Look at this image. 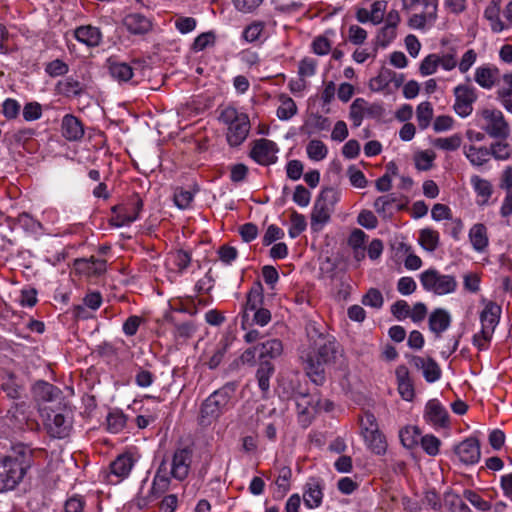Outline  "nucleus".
Instances as JSON below:
<instances>
[{
  "label": "nucleus",
  "instance_id": "nucleus-1",
  "mask_svg": "<svg viewBox=\"0 0 512 512\" xmlns=\"http://www.w3.org/2000/svg\"><path fill=\"white\" fill-rule=\"evenodd\" d=\"M310 345L301 354L304 370L316 385H323L326 380L325 368L330 364L342 366L343 351L340 344L330 335H325L315 325L307 327Z\"/></svg>",
  "mask_w": 512,
  "mask_h": 512
},
{
  "label": "nucleus",
  "instance_id": "nucleus-2",
  "mask_svg": "<svg viewBox=\"0 0 512 512\" xmlns=\"http://www.w3.org/2000/svg\"><path fill=\"white\" fill-rule=\"evenodd\" d=\"M33 464V450L25 444L13 446L11 452L0 458V492L14 489Z\"/></svg>",
  "mask_w": 512,
  "mask_h": 512
},
{
  "label": "nucleus",
  "instance_id": "nucleus-3",
  "mask_svg": "<svg viewBox=\"0 0 512 512\" xmlns=\"http://www.w3.org/2000/svg\"><path fill=\"white\" fill-rule=\"evenodd\" d=\"M236 390L235 383H227L213 392L203 403L200 411L201 425H210L227 409V406Z\"/></svg>",
  "mask_w": 512,
  "mask_h": 512
},
{
  "label": "nucleus",
  "instance_id": "nucleus-4",
  "mask_svg": "<svg viewBox=\"0 0 512 512\" xmlns=\"http://www.w3.org/2000/svg\"><path fill=\"white\" fill-rule=\"evenodd\" d=\"M219 119L228 125L227 141L231 146H238L247 138L250 121L246 114L239 113L233 107H227L221 112Z\"/></svg>",
  "mask_w": 512,
  "mask_h": 512
},
{
  "label": "nucleus",
  "instance_id": "nucleus-5",
  "mask_svg": "<svg viewBox=\"0 0 512 512\" xmlns=\"http://www.w3.org/2000/svg\"><path fill=\"white\" fill-rule=\"evenodd\" d=\"M360 433L368 448L375 454H384L387 449L385 437L381 434L374 414L365 411L359 418Z\"/></svg>",
  "mask_w": 512,
  "mask_h": 512
},
{
  "label": "nucleus",
  "instance_id": "nucleus-6",
  "mask_svg": "<svg viewBox=\"0 0 512 512\" xmlns=\"http://www.w3.org/2000/svg\"><path fill=\"white\" fill-rule=\"evenodd\" d=\"M419 278L423 288L436 295L452 293L457 287V281L454 276L440 274L436 269L423 271Z\"/></svg>",
  "mask_w": 512,
  "mask_h": 512
},
{
  "label": "nucleus",
  "instance_id": "nucleus-7",
  "mask_svg": "<svg viewBox=\"0 0 512 512\" xmlns=\"http://www.w3.org/2000/svg\"><path fill=\"white\" fill-rule=\"evenodd\" d=\"M485 124L483 130L492 138L506 139L509 136V125L499 110L484 109L481 112Z\"/></svg>",
  "mask_w": 512,
  "mask_h": 512
},
{
  "label": "nucleus",
  "instance_id": "nucleus-8",
  "mask_svg": "<svg viewBox=\"0 0 512 512\" xmlns=\"http://www.w3.org/2000/svg\"><path fill=\"white\" fill-rule=\"evenodd\" d=\"M455 103L453 109L462 118L469 116L473 111V104L477 100L475 88L466 84H460L453 90Z\"/></svg>",
  "mask_w": 512,
  "mask_h": 512
},
{
  "label": "nucleus",
  "instance_id": "nucleus-9",
  "mask_svg": "<svg viewBox=\"0 0 512 512\" xmlns=\"http://www.w3.org/2000/svg\"><path fill=\"white\" fill-rule=\"evenodd\" d=\"M334 197V190L324 189L315 201L311 213V227L313 230H319L330 218V208L328 201Z\"/></svg>",
  "mask_w": 512,
  "mask_h": 512
},
{
  "label": "nucleus",
  "instance_id": "nucleus-10",
  "mask_svg": "<svg viewBox=\"0 0 512 512\" xmlns=\"http://www.w3.org/2000/svg\"><path fill=\"white\" fill-rule=\"evenodd\" d=\"M277 152V145L273 141L262 138L254 142L250 156L261 165H270L277 161Z\"/></svg>",
  "mask_w": 512,
  "mask_h": 512
},
{
  "label": "nucleus",
  "instance_id": "nucleus-11",
  "mask_svg": "<svg viewBox=\"0 0 512 512\" xmlns=\"http://www.w3.org/2000/svg\"><path fill=\"white\" fill-rule=\"evenodd\" d=\"M501 307L494 302H488L480 314L482 338L490 341L499 323Z\"/></svg>",
  "mask_w": 512,
  "mask_h": 512
},
{
  "label": "nucleus",
  "instance_id": "nucleus-12",
  "mask_svg": "<svg viewBox=\"0 0 512 512\" xmlns=\"http://www.w3.org/2000/svg\"><path fill=\"white\" fill-rule=\"evenodd\" d=\"M45 425L52 437L61 439L69 435L72 422L68 413H55L52 411V413L47 414Z\"/></svg>",
  "mask_w": 512,
  "mask_h": 512
},
{
  "label": "nucleus",
  "instance_id": "nucleus-13",
  "mask_svg": "<svg viewBox=\"0 0 512 512\" xmlns=\"http://www.w3.org/2000/svg\"><path fill=\"white\" fill-rule=\"evenodd\" d=\"M192 462V451L189 448H180L174 452L171 466V475L177 480H184L189 473Z\"/></svg>",
  "mask_w": 512,
  "mask_h": 512
},
{
  "label": "nucleus",
  "instance_id": "nucleus-14",
  "mask_svg": "<svg viewBox=\"0 0 512 512\" xmlns=\"http://www.w3.org/2000/svg\"><path fill=\"white\" fill-rule=\"evenodd\" d=\"M454 451L459 460L466 465L477 463L481 457L480 444L475 438L465 439L455 446Z\"/></svg>",
  "mask_w": 512,
  "mask_h": 512
},
{
  "label": "nucleus",
  "instance_id": "nucleus-15",
  "mask_svg": "<svg viewBox=\"0 0 512 512\" xmlns=\"http://www.w3.org/2000/svg\"><path fill=\"white\" fill-rule=\"evenodd\" d=\"M410 363L416 369L422 371L423 377L429 383H433L441 377V369L437 362L431 357L423 358L420 356H412Z\"/></svg>",
  "mask_w": 512,
  "mask_h": 512
},
{
  "label": "nucleus",
  "instance_id": "nucleus-16",
  "mask_svg": "<svg viewBox=\"0 0 512 512\" xmlns=\"http://www.w3.org/2000/svg\"><path fill=\"white\" fill-rule=\"evenodd\" d=\"M425 418L434 426L444 428L449 424L448 412L436 399H432L427 402L425 407Z\"/></svg>",
  "mask_w": 512,
  "mask_h": 512
},
{
  "label": "nucleus",
  "instance_id": "nucleus-17",
  "mask_svg": "<svg viewBox=\"0 0 512 512\" xmlns=\"http://www.w3.org/2000/svg\"><path fill=\"white\" fill-rule=\"evenodd\" d=\"M258 349V360L260 363L262 361H270L280 357L283 353V344L279 339L271 338L266 339L258 344H256Z\"/></svg>",
  "mask_w": 512,
  "mask_h": 512
},
{
  "label": "nucleus",
  "instance_id": "nucleus-18",
  "mask_svg": "<svg viewBox=\"0 0 512 512\" xmlns=\"http://www.w3.org/2000/svg\"><path fill=\"white\" fill-rule=\"evenodd\" d=\"M123 25L134 35H143L148 33L152 28L151 21L140 13H131L124 17Z\"/></svg>",
  "mask_w": 512,
  "mask_h": 512
},
{
  "label": "nucleus",
  "instance_id": "nucleus-19",
  "mask_svg": "<svg viewBox=\"0 0 512 512\" xmlns=\"http://www.w3.org/2000/svg\"><path fill=\"white\" fill-rule=\"evenodd\" d=\"M61 128L62 135L69 141L80 140L84 135L81 121L71 114H67L63 117Z\"/></svg>",
  "mask_w": 512,
  "mask_h": 512
},
{
  "label": "nucleus",
  "instance_id": "nucleus-20",
  "mask_svg": "<svg viewBox=\"0 0 512 512\" xmlns=\"http://www.w3.org/2000/svg\"><path fill=\"white\" fill-rule=\"evenodd\" d=\"M29 405L26 402L14 403L7 411V419L16 428H23L30 420Z\"/></svg>",
  "mask_w": 512,
  "mask_h": 512
},
{
  "label": "nucleus",
  "instance_id": "nucleus-21",
  "mask_svg": "<svg viewBox=\"0 0 512 512\" xmlns=\"http://www.w3.org/2000/svg\"><path fill=\"white\" fill-rule=\"evenodd\" d=\"M263 301L262 295V285L258 282L254 287H252L247 295V301L244 307V312L242 315V326L248 322L249 320V311H256L260 308Z\"/></svg>",
  "mask_w": 512,
  "mask_h": 512
},
{
  "label": "nucleus",
  "instance_id": "nucleus-22",
  "mask_svg": "<svg viewBox=\"0 0 512 512\" xmlns=\"http://www.w3.org/2000/svg\"><path fill=\"white\" fill-rule=\"evenodd\" d=\"M451 317L449 313L441 308L434 310L429 317V328L432 332L440 336L450 325Z\"/></svg>",
  "mask_w": 512,
  "mask_h": 512
},
{
  "label": "nucleus",
  "instance_id": "nucleus-23",
  "mask_svg": "<svg viewBox=\"0 0 512 512\" xmlns=\"http://www.w3.org/2000/svg\"><path fill=\"white\" fill-rule=\"evenodd\" d=\"M60 393V390L54 385L39 381L33 386V395L38 402H51L55 400Z\"/></svg>",
  "mask_w": 512,
  "mask_h": 512
},
{
  "label": "nucleus",
  "instance_id": "nucleus-24",
  "mask_svg": "<svg viewBox=\"0 0 512 512\" xmlns=\"http://www.w3.org/2000/svg\"><path fill=\"white\" fill-rule=\"evenodd\" d=\"M498 69L486 66L478 67L475 71V81L484 89H491L498 79Z\"/></svg>",
  "mask_w": 512,
  "mask_h": 512
},
{
  "label": "nucleus",
  "instance_id": "nucleus-25",
  "mask_svg": "<svg viewBox=\"0 0 512 512\" xmlns=\"http://www.w3.org/2000/svg\"><path fill=\"white\" fill-rule=\"evenodd\" d=\"M75 37L78 41L88 46H98L101 41V32L98 28L92 26H81L75 30Z\"/></svg>",
  "mask_w": 512,
  "mask_h": 512
},
{
  "label": "nucleus",
  "instance_id": "nucleus-26",
  "mask_svg": "<svg viewBox=\"0 0 512 512\" xmlns=\"http://www.w3.org/2000/svg\"><path fill=\"white\" fill-rule=\"evenodd\" d=\"M464 155L473 166H482L489 161L490 151L486 147L464 146Z\"/></svg>",
  "mask_w": 512,
  "mask_h": 512
},
{
  "label": "nucleus",
  "instance_id": "nucleus-27",
  "mask_svg": "<svg viewBox=\"0 0 512 512\" xmlns=\"http://www.w3.org/2000/svg\"><path fill=\"white\" fill-rule=\"evenodd\" d=\"M137 67L124 62H109L110 75L119 82H127L135 75Z\"/></svg>",
  "mask_w": 512,
  "mask_h": 512
},
{
  "label": "nucleus",
  "instance_id": "nucleus-28",
  "mask_svg": "<svg viewBox=\"0 0 512 512\" xmlns=\"http://www.w3.org/2000/svg\"><path fill=\"white\" fill-rule=\"evenodd\" d=\"M437 4L429 3L422 13L414 14L409 19V25L414 28H424L427 22H433L436 19Z\"/></svg>",
  "mask_w": 512,
  "mask_h": 512
},
{
  "label": "nucleus",
  "instance_id": "nucleus-29",
  "mask_svg": "<svg viewBox=\"0 0 512 512\" xmlns=\"http://www.w3.org/2000/svg\"><path fill=\"white\" fill-rule=\"evenodd\" d=\"M322 489L318 481L312 480L304 492V503L308 508L318 507L322 502Z\"/></svg>",
  "mask_w": 512,
  "mask_h": 512
},
{
  "label": "nucleus",
  "instance_id": "nucleus-30",
  "mask_svg": "<svg viewBox=\"0 0 512 512\" xmlns=\"http://www.w3.org/2000/svg\"><path fill=\"white\" fill-rule=\"evenodd\" d=\"M275 372V367L270 361L259 362V367L256 372L258 386L263 392H268L270 388V378Z\"/></svg>",
  "mask_w": 512,
  "mask_h": 512
},
{
  "label": "nucleus",
  "instance_id": "nucleus-31",
  "mask_svg": "<svg viewBox=\"0 0 512 512\" xmlns=\"http://www.w3.org/2000/svg\"><path fill=\"white\" fill-rule=\"evenodd\" d=\"M470 241L473 248L482 252L488 245L487 230L483 224H475L469 233Z\"/></svg>",
  "mask_w": 512,
  "mask_h": 512
},
{
  "label": "nucleus",
  "instance_id": "nucleus-32",
  "mask_svg": "<svg viewBox=\"0 0 512 512\" xmlns=\"http://www.w3.org/2000/svg\"><path fill=\"white\" fill-rule=\"evenodd\" d=\"M294 398L299 415L310 417L316 410L315 401L309 393L296 392Z\"/></svg>",
  "mask_w": 512,
  "mask_h": 512
},
{
  "label": "nucleus",
  "instance_id": "nucleus-33",
  "mask_svg": "<svg viewBox=\"0 0 512 512\" xmlns=\"http://www.w3.org/2000/svg\"><path fill=\"white\" fill-rule=\"evenodd\" d=\"M134 465L133 458L130 454H122L118 456L110 465L111 472L118 477H126L130 473Z\"/></svg>",
  "mask_w": 512,
  "mask_h": 512
},
{
  "label": "nucleus",
  "instance_id": "nucleus-34",
  "mask_svg": "<svg viewBox=\"0 0 512 512\" xmlns=\"http://www.w3.org/2000/svg\"><path fill=\"white\" fill-rule=\"evenodd\" d=\"M419 244L428 252H433L439 245V233L431 228L420 230Z\"/></svg>",
  "mask_w": 512,
  "mask_h": 512
},
{
  "label": "nucleus",
  "instance_id": "nucleus-35",
  "mask_svg": "<svg viewBox=\"0 0 512 512\" xmlns=\"http://www.w3.org/2000/svg\"><path fill=\"white\" fill-rule=\"evenodd\" d=\"M306 152L311 160L321 161L326 158L328 149L322 141L313 139L307 144Z\"/></svg>",
  "mask_w": 512,
  "mask_h": 512
},
{
  "label": "nucleus",
  "instance_id": "nucleus-36",
  "mask_svg": "<svg viewBox=\"0 0 512 512\" xmlns=\"http://www.w3.org/2000/svg\"><path fill=\"white\" fill-rule=\"evenodd\" d=\"M433 117V108L430 102H422L416 110V118L420 129H426Z\"/></svg>",
  "mask_w": 512,
  "mask_h": 512
},
{
  "label": "nucleus",
  "instance_id": "nucleus-37",
  "mask_svg": "<svg viewBox=\"0 0 512 512\" xmlns=\"http://www.w3.org/2000/svg\"><path fill=\"white\" fill-rule=\"evenodd\" d=\"M107 429L111 433H119L126 426V416L119 410L111 411L107 416Z\"/></svg>",
  "mask_w": 512,
  "mask_h": 512
},
{
  "label": "nucleus",
  "instance_id": "nucleus-38",
  "mask_svg": "<svg viewBox=\"0 0 512 512\" xmlns=\"http://www.w3.org/2000/svg\"><path fill=\"white\" fill-rule=\"evenodd\" d=\"M166 461L163 460L155 474L153 489H158V494H163L169 487L170 480L167 477Z\"/></svg>",
  "mask_w": 512,
  "mask_h": 512
},
{
  "label": "nucleus",
  "instance_id": "nucleus-39",
  "mask_svg": "<svg viewBox=\"0 0 512 512\" xmlns=\"http://www.w3.org/2000/svg\"><path fill=\"white\" fill-rule=\"evenodd\" d=\"M281 105L277 109V116L281 120H288L297 113V106L292 98L281 96Z\"/></svg>",
  "mask_w": 512,
  "mask_h": 512
},
{
  "label": "nucleus",
  "instance_id": "nucleus-40",
  "mask_svg": "<svg viewBox=\"0 0 512 512\" xmlns=\"http://www.w3.org/2000/svg\"><path fill=\"white\" fill-rule=\"evenodd\" d=\"M461 143L462 138L459 134L445 138H436L432 142L433 146L445 151H455L461 146Z\"/></svg>",
  "mask_w": 512,
  "mask_h": 512
},
{
  "label": "nucleus",
  "instance_id": "nucleus-41",
  "mask_svg": "<svg viewBox=\"0 0 512 512\" xmlns=\"http://www.w3.org/2000/svg\"><path fill=\"white\" fill-rule=\"evenodd\" d=\"M504 140L505 139H500V141L491 145L489 149L490 156H493L497 160H507L510 158L512 154V148Z\"/></svg>",
  "mask_w": 512,
  "mask_h": 512
},
{
  "label": "nucleus",
  "instance_id": "nucleus-42",
  "mask_svg": "<svg viewBox=\"0 0 512 512\" xmlns=\"http://www.w3.org/2000/svg\"><path fill=\"white\" fill-rule=\"evenodd\" d=\"M367 235L360 229L354 228V260L361 261L365 258V247Z\"/></svg>",
  "mask_w": 512,
  "mask_h": 512
},
{
  "label": "nucleus",
  "instance_id": "nucleus-43",
  "mask_svg": "<svg viewBox=\"0 0 512 512\" xmlns=\"http://www.w3.org/2000/svg\"><path fill=\"white\" fill-rule=\"evenodd\" d=\"M290 221L291 227L289 229V235L292 238H296L306 229V219L302 214L293 211L290 216Z\"/></svg>",
  "mask_w": 512,
  "mask_h": 512
},
{
  "label": "nucleus",
  "instance_id": "nucleus-44",
  "mask_svg": "<svg viewBox=\"0 0 512 512\" xmlns=\"http://www.w3.org/2000/svg\"><path fill=\"white\" fill-rule=\"evenodd\" d=\"M362 303L365 306L379 309L383 306L384 299L382 293L378 289L370 288L368 292L363 296Z\"/></svg>",
  "mask_w": 512,
  "mask_h": 512
},
{
  "label": "nucleus",
  "instance_id": "nucleus-45",
  "mask_svg": "<svg viewBox=\"0 0 512 512\" xmlns=\"http://www.w3.org/2000/svg\"><path fill=\"white\" fill-rule=\"evenodd\" d=\"M195 331L196 326L192 321L174 324V336L177 339L187 340L193 336Z\"/></svg>",
  "mask_w": 512,
  "mask_h": 512
},
{
  "label": "nucleus",
  "instance_id": "nucleus-46",
  "mask_svg": "<svg viewBox=\"0 0 512 512\" xmlns=\"http://www.w3.org/2000/svg\"><path fill=\"white\" fill-rule=\"evenodd\" d=\"M440 63V57L436 54H430L423 59L419 71L423 76L431 75L436 72Z\"/></svg>",
  "mask_w": 512,
  "mask_h": 512
},
{
  "label": "nucleus",
  "instance_id": "nucleus-47",
  "mask_svg": "<svg viewBox=\"0 0 512 512\" xmlns=\"http://www.w3.org/2000/svg\"><path fill=\"white\" fill-rule=\"evenodd\" d=\"M1 390L8 398L16 400L21 398L23 388L21 385L16 383L13 377H10L6 382L2 383Z\"/></svg>",
  "mask_w": 512,
  "mask_h": 512
},
{
  "label": "nucleus",
  "instance_id": "nucleus-48",
  "mask_svg": "<svg viewBox=\"0 0 512 512\" xmlns=\"http://www.w3.org/2000/svg\"><path fill=\"white\" fill-rule=\"evenodd\" d=\"M471 184L478 195L489 198L492 194V186L489 181L480 178L477 175L471 177Z\"/></svg>",
  "mask_w": 512,
  "mask_h": 512
},
{
  "label": "nucleus",
  "instance_id": "nucleus-49",
  "mask_svg": "<svg viewBox=\"0 0 512 512\" xmlns=\"http://www.w3.org/2000/svg\"><path fill=\"white\" fill-rule=\"evenodd\" d=\"M463 496L467 499L474 507L481 511H488L491 509V504L481 498L476 492L472 490H465Z\"/></svg>",
  "mask_w": 512,
  "mask_h": 512
},
{
  "label": "nucleus",
  "instance_id": "nucleus-50",
  "mask_svg": "<svg viewBox=\"0 0 512 512\" xmlns=\"http://www.w3.org/2000/svg\"><path fill=\"white\" fill-rule=\"evenodd\" d=\"M435 158L433 152L422 151L415 155V165L417 169L427 171L432 167V162Z\"/></svg>",
  "mask_w": 512,
  "mask_h": 512
},
{
  "label": "nucleus",
  "instance_id": "nucleus-51",
  "mask_svg": "<svg viewBox=\"0 0 512 512\" xmlns=\"http://www.w3.org/2000/svg\"><path fill=\"white\" fill-rule=\"evenodd\" d=\"M418 432L415 427H406L400 430L399 437L401 443L406 448H412L417 443Z\"/></svg>",
  "mask_w": 512,
  "mask_h": 512
},
{
  "label": "nucleus",
  "instance_id": "nucleus-52",
  "mask_svg": "<svg viewBox=\"0 0 512 512\" xmlns=\"http://www.w3.org/2000/svg\"><path fill=\"white\" fill-rule=\"evenodd\" d=\"M292 476V471L289 467H282L279 470V476L276 481L281 496H284L289 490V480Z\"/></svg>",
  "mask_w": 512,
  "mask_h": 512
},
{
  "label": "nucleus",
  "instance_id": "nucleus-53",
  "mask_svg": "<svg viewBox=\"0 0 512 512\" xmlns=\"http://www.w3.org/2000/svg\"><path fill=\"white\" fill-rule=\"evenodd\" d=\"M395 202L396 198L393 194H388L377 198L375 200L374 207L378 213H386L392 210Z\"/></svg>",
  "mask_w": 512,
  "mask_h": 512
},
{
  "label": "nucleus",
  "instance_id": "nucleus-54",
  "mask_svg": "<svg viewBox=\"0 0 512 512\" xmlns=\"http://www.w3.org/2000/svg\"><path fill=\"white\" fill-rule=\"evenodd\" d=\"M42 115V107L37 102H30L24 106L23 117L26 121L37 120Z\"/></svg>",
  "mask_w": 512,
  "mask_h": 512
},
{
  "label": "nucleus",
  "instance_id": "nucleus-55",
  "mask_svg": "<svg viewBox=\"0 0 512 512\" xmlns=\"http://www.w3.org/2000/svg\"><path fill=\"white\" fill-rule=\"evenodd\" d=\"M421 445L425 452L431 456L439 452L440 440L432 435H426L421 440Z\"/></svg>",
  "mask_w": 512,
  "mask_h": 512
},
{
  "label": "nucleus",
  "instance_id": "nucleus-56",
  "mask_svg": "<svg viewBox=\"0 0 512 512\" xmlns=\"http://www.w3.org/2000/svg\"><path fill=\"white\" fill-rule=\"evenodd\" d=\"M387 3L385 1H375L370 11V22L379 24L384 18Z\"/></svg>",
  "mask_w": 512,
  "mask_h": 512
},
{
  "label": "nucleus",
  "instance_id": "nucleus-57",
  "mask_svg": "<svg viewBox=\"0 0 512 512\" xmlns=\"http://www.w3.org/2000/svg\"><path fill=\"white\" fill-rule=\"evenodd\" d=\"M263 28L264 26L260 22L250 24L243 32L244 39L248 42H254L258 40L263 31Z\"/></svg>",
  "mask_w": 512,
  "mask_h": 512
},
{
  "label": "nucleus",
  "instance_id": "nucleus-58",
  "mask_svg": "<svg viewBox=\"0 0 512 512\" xmlns=\"http://www.w3.org/2000/svg\"><path fill=\"white\" fill-rule=\"evenodd\" d=\"M417 288V284L412 277H402L398 280L397 290L402 295H410Z\"/></svg>",
  "mask_w": 512,
  "mask_h": 512
},
{
  "label": "nucleus",
  "instance_id": "nucleus-59",
  "mask_svg": "<svg viewBox=\"0 0 512 512\" xmlns=\"http://www.w3.org/2000/svg\"><path fill=\"white\" fill-rule=\"evenodd\" d=\"M215 41V35L212 32H206L199 35L194 43L193 49L195 51H202L209 45H213Z\"/></svg>",
  "mask_w": 512,
  "mask_h": 512
},
{
  "label": "nucleus",
  "instance_id": "nucleus-60",
  "mask_svg": "<svg viewBox=\"0 0 512 512\" xmlns=\"http://www.w3.org/2000/svg\"><path fill=\"white\" fill-rule=\"evenodd\" d=\"M192 200L193 194L188 190L180 189L177 190L174 194V202L181 209L187 208L192 202Z\"/></svg>",
  "mask_w": 512,
  "mask_h": 512
},
{
  "label": "nucleus",
  "instance_id": "nucleus-61",
  "mask_svg": "<svg viewBox=\"0 0 512 512\" xmlns=\"http://www.w3.org/2000/svg\"><path fill=\"white\" fill-rule=\"evenodd\" d=\"M284 236V232L282 229L277 227L276 225L268 226L264 236H263V244L265 246H269L274 241L281 239Z\"/></svg>",
  "mask_w": 512,
  "mask_h": 512
},
{
  "label": "nucleus",
  "instance_id": "nucleus-62",
  "mask_svg": "<svg viewBox=\"0 0 512 512\" xmlns=\"http://www.w3.org/2000/svg\"><path fill=\"white\" fill-rule=\"evenodd\" d=\"M256 358H258V349L257 346L254 345L252 347L247 348L236 361L240 362L244 365L254 366L256 364Z\"/></svg>",
  "mask_w": 512,
  "mask_h": 512
},
{
  "label": "nucleus",
  "instance_id": "nucleus-63",
  "mask_svg": "<svg viewBox=\"0 0 512 512\" xmlns=\"http://www.w3.org/2000/svg\"><path fill=\"white\" fill-rule=\"evenodd\" d=\"M310 197V192L304 186H296L293 194V201L295 203H297L299 206L305 207L309 204Z\"/></svg>",
  "mask_w": 512,
  "mask_h": 512
},
{
  "label": "nucleus",
  "instance_id": "nucleus-64",
  "mask_svg": "<svg viewBox=\"0 0 512 512\" xmlns=\"http://www.w3.org/2000/svg\"><path fill=\"white\" fill-rule=\"evenodd\" d=\"M450 512H471L470 508L461 500L459 496L452 495L447 500Z\"/></svg>",
  "mask_w": 512,
  "mask_h": 512
}]
</instances>
